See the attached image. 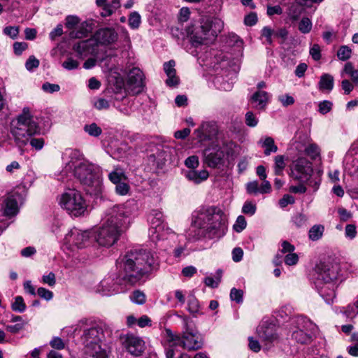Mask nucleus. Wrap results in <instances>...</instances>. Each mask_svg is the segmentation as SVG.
<instances>
[{"label": "nucleus", "mask_w": 358, "mask_h": 358, "mask_svg": "<svg viewBox=\"0 0 358 358\" xmlns=\"http://www.w3.org/2000/svg\"><path fill=\"white\" fill-rule=\"evenodd\" d=\"M158 266L159 259L155 252L149 250H131L119 264L116 280L111 276L106 277L98 285L96 291L106 296L116 294L119 292L118 285H134Z\"/></svg>", "instance_id": "nucleus-1"}, {"label": "nucleus", "mask_w": 358, "mask_h": 358, "mask_svg": "<svg viewBox=\"0 0 358 358\" xmlns=\"http://www.w3.org/2000/svg\"><path fill=\"white\" fill-rule=\"evenodd\" d=\"M108 178L113 184L127 180V177L124 169L120 166L114 167L113 170L109 173Z\"/></svg>", "instance_id": "nucleus-28"}, {"label": "nucleus", "mask_w": 358, "mask_h": 358, "mask_svg": "<svg viewBox=\"0 0 358 358\" xmlns=\"http://www.w3.org/2000/svg\"><path fill=\"white\" fill-rule=\"evenodd\" d=\"M301 182L306 183L308 186L313 187L314 191H317L321 183L320 174L317 177H313L311 175L308 179L304 180V181H302Z\"/></svg>", "instance_id": "nucleus-40"}, {"label": "nucleus", "mask_w": 358, "mask_h": 358, "mask_svg": "<svg viewBox=\"0 0 358 358\" xmlns=\"http://www.w3.org/2000/svg\"><path fill=\"white\" fill-rule=\"evenodd\" d=\"M83 129L88 135L93 137H98L102 133L101 128L94 122L85 124Z\"/></svg>", "instance_id": "nucleus-33"}, {"label": "nucleus", "mask_w": 358, "mask_h": 358, "mask_svg": "<svg viewBox=\"0 0 358 358\" xmlns=\"http://www.w3.org/2000/svg\"><path fill=\"white\" fill-rule=\"evenodd\" d=\"M312 27L311 20L307 17H303L299 23L298 29L301 33L306 34L310 32Z\"/></svg>", "instance_id": "nucleus-34"}, {"label": "nucleus", "mask_w": 358, "mask_h": 358, "mask_svg": "<svg viewBox=\"0 0 358 358\" xmlns=\"http://www.w3.org/2000/svg\"><path fill=\"white\" fill-rule=\"evenodd\" d=\"M12 310L18 313H23L26 310V304L21 296L15 298V301L11 305Z\"/></svg>", "instance_id": "nucleus-37"}, {"label": "nucleus", "mask_w": 358, "mask_h": 358, "mask_svg": "<svg viewBox=\"0 0 358 358\" xmlns=\"http://www.w3.org/2000/svg\"><path fill=\"white\" fill-rule=\"evenodd\" d=\"M310 55L315 61H318L321 59V49L318 44H314L310 48Z\"/></svg>", "instance_id": "nucleus-58"}, {"label": "nucleus", "mask_w": 358, "mask_h": 358, "mask_svg": "<svg viewBox=\"0 0 358 358\" xmlns=\"http://www.w3.org/2000/svg\"><path fill=\"white\" fill-rule=\"evenodd\" d=\"M145 87V76L138 67L132 68L128 73L126 90L132 95L142 92Z\"/></svg>", "instance_id": "nucleus-14"}, {"label": "nucleus", "mask_w": 358, "mask_h": 358, "mask_svg": "<svg viewBox=\"0 0 358 358\" xmlns=\"http://www.w3.org/2000/svg\"><path fill=\"white\" fill-rule=\"evenodd\" d=\"M246 189L248 194H257L259 193V182L257 180H254L248 182L246 185Z\"/></svg>", "instance_id": "nucleus-61"}, {"label": "nucleus", "mask_w": 358, "mask_h": 358, "mask_svg": "<svg viewBox=\"0 0 358 358\" xmlns=\"http://www.w3.org/2000/svg\"><path fill=\"white\" fill-rule=\"evenodd\" d=\"M245 123L248 127H254L258 124V119L252 112L248 111L245 114Z\"/></svg>", "instance_id": "nucleus-55"}, {"label": "nucleus", "mask_w": 358, "mask_h": 358, "mask_svg": "<svg viewBox=\"0 0 358 358\" xmlns=\"http://www.w3.org/2000/svg\"><path fill=\"white\" fill-rule=\"evenodd\" d=\"M319 89L322 91H331L334 87V78L328 73L323 74L318 83Z\"/></svg>", "instance_id": "nucleus-29"}, {"label": "nucleus", "mask_w": 358, "mask_h": 358, "mask_svg": "<svg viewBox=\"0 0 358 358\" xmlns=\"http://www.w3.org/2000/svg\"><path fill=\"white\" fill-rule=\"evenodd\" d=\"M217 133V125L213 122H203L199 128L195 130L194 134L199 141H203L216 136Z\"/></svg>", "instance_id": "nucleus-20"}, {"label": "nucleus", "mask_w": 358, "mask_h": 358, "mask_svg": "<svg viewBox=\"0 0 358 358\" xmlns=\"http://www.w3.org/2000/svg\"><path fill=\"white\" fill-rule=\"evenodd\" d=\"M297 330L292 334V338L296 342L301 344L309 343L313 335L317 331V326L310 320L303 316H299L296 319Z\"/></svg>", "instance_id": "nucleus-12"}, {"label": "nucleus", "mask_w": 358, "mask_h": 358, "mask_svg": "<svg viewBox=\"0 0 358 358\" xmlns=\"http://www.w3.org/2000/svg\"><path fill=\"white\" fill-rule=\"evenodd\" d=\"M17 197L19 195L17 193L7 196L2 203V210L5 216L12 217L15 215L18 212V206Z\"/></svg>", "instance_id": "nucleus-21"}, {"label": "nucleus", "mask_w": 358, "mask_h": 358, "mask_svg": "<svg viewBox=\"0 0 358 358\" xmlns=\"http://www.w3.org/2000/svg\"><path fill=\"white\" fill-rule=\"evenodd\" d=\"M115 192L118 195L124 196L127 195L130 189V187L127 182L124 180L122 182L115 184Z\"/></svg>", "instance_id": "nucleus-38"}, {"label": "nucleus", "mask_w": 358, "mask_h": 358, "mask_svg": "<svg viewBox=\"0 0 358 358\" xmlns=\"http://www.w3.org/2000/svg\"><path fill=\"white\" fill-rule=\"evenodd\" d=\"M259 144L264 148V154L266 155H270L272 152H276L278 151V147L275 144L273 138L267 136L262 138L259 140Z\"/></svg>", "instance_id": "nucleus-27"}, {"label": "nucleus", "mask_w": 358, "mask_h": 358, "mask_svg": "<svg viewBox=\"0 0 358 358\" xmlns=\"http://www.w3.org/2000/svg\"><path fill=\"white\" fill-rule=\"evenodd\" d=\"M123 344L131 355L136 357L140 356L145 349L144 341L133 334H127L124 338Z\"/></svg>", "instance_id": "nucleus-17"}, {"label": "nucleus", "mask_w": 358, "mask_h": 358, "mask_svg": "<svg viewBox=\"0 0 358 358\" xmlns=\"http://www.w3.org/2000/svg\"><path fill=\"white\" fill-rule=\"evenodd\" d=\"M149 220L150 227L149 229V236L154 242L165 238L166 224L164 222L163 213L154 210L150 215Z\"/></svg>", "instance_id": "nucleus-13"}, {"label": "nucleus", "mask_w": 358, "mask_h": 358, "mask_svg": "<svg viewBox=\"0 0 358 358\" xmlns=\"http://www.w3.org/2000/svg\"><path fill=\"white\" fill-rule=\"evenodd\" d=\"M131 301L137 304H143L145 302V295L143 292L136 290L130 296Z\"/></svg>", "instance_id": "nucleus-41"}, {"label": "nucleus", "mask_w": 358, "mask_h": 358, "mask_svg": "<svg viewBox=\"0 0 358 358\" xmlns=\"http://www.w3.org/2000/svg\"><path fill=\"white\" fill-rule=\"evenodd\" d=\"M176 315L182 320L184 331L180 336L173 335L170 330H167L168 341L172 343V345H179L189 351L200 349L203 345L202 341L198 333L189 327V318L187 316Z\"/></svg>", "instance_id": "nucleus-8"}, {"label": "nucleus", "mask_w": 358, "mask_h": 358, "mask_svg": "<svg viewBox=\"0 0 358 358\" xmlns=\"http://www.w3.org/2000/svg\"><path fill=\"white\" fill-rule=\"evenodd\" d=\"M340 266L332 263H320L317 265L315 285L320 295L327 303L334 302L336 297V281Z\"/></svg>", "instance_id": "nucleus-6"}, {"label": "nucleus", "mask_w": 358, "mask_h": 358, "mask_svg": "<svg viewBox=\"0 0 358 358\" xmlns=\"http://www.w3.org/2000/svg\"><path fill=\"white\" fill-rule=\"evenodd\" d=\"M249 348L254 352H258L261 350V345L257 340L254 339L253 337L250 336L248 338Z\"/></svg>", "instance_id": "nucleus-64"}, {"label": "nucleus", "mask_w": 358, "mask_h": 358, "mask_svg": "<svg viewBox=\"0 0 358 358\" xmlns=\"http://www.w3.org/2000/svg\"><path fill=\"white\" fill-rule=\"evenodd\" d=\"M175 65L176 63L173 60H170L164 64V70L168 77L166 83L169 86H176L179 82V78L176 76Z\"/></svg>", "instance_id": "nucleus-24"}, {"label": "nucleus", "mask_w": 358, "mask_h": 358, "mask_svg": "<svg viewBox=\"0 0 358 358\" xmlns=\"http://www.w3.org/2000/svg\"><path fill=\"white\" fill-rule=\"evenodd\" d=\"M246 225L247 222L245 217L243 215H239L237 217L233 228L236 232H241L246 227Z\"/></svg>", "instance_id": "nucleus-44"}, {"label": "nucleus", "mask_w": 358, "mask_h": 358, "mask_svg": "<svg viewBox=\"0 0 358 358\" xmlns=\"http://www.w3.org/2000/svg\"><path fill=\"white\" fill-rule=\"evenodd\" d=\"M38 65L39 61L34 56L29 57L25 64L26 69L28 71H31L34 69L37 68Z\"/></svg>", "instance_id": "nucleus-62"}, {"label": "nucleus", "mask_w": 358, "mask_h": 358, "mask_svg": "<svg viewBox=\"0 0 358 358\" xmlns=\"http://www.w3.org/2000/svg\"><path fill=\"white\" fill-rule=\"evenodd\" d=\"M185 164L189 169H196L199 164L198 157L192 155L187 157L185 161Z\"/></svg>", "instance_id": "nucleus-50"}, {"label": "nucleus", "mask_w": 358, "mask_h": 358, "mask_svg": "<svg viewBox=\"0 0 358 358\" xmlns=\"http://www.w3.org/2000/svg\"><path fill=\"white\" fill-rule=\"evenodd\" d=\"M117 33L113 28H102L99 29L95 35L94 40L96 43L103 45H109L113 43L117 40Z\"/></svg>", "instance_id": "nucleus-19"}, {"label": "nucleus", "mask_w": 358, "mask_h": 358, "mask_svg": "<svg viewBox=\"0 0 358 358\" xmlns=\"http://www.w3.org/2000/svg\"><path fill=\"white\" fill-rule=\"evenodd\" d=\"M97 44L94 38H90L85 41H81L73 45V50L78 54V56L82 59L94 55L96 51Z\"/></svg>", "instance_id": "nucleus-18"}, {"label": "nucleus", "mask_w": 358, "mask_h": 358, "mask_svg": "<svg viewBox=\"0 0 358 358\" xmlns=\"http://www.w3.org/2000/svg\"><path fill=\"white\" fill-rule=\"evenodd\" d=\"M301 8L296 6H292L289 9L288 15L291 20L295 21L297 20L301 14Z\"/></svg>", "instance_id": "nucleus-54"}, {"label": "nucleus", "mask_w": 358, "mask_h": 358, "mask_svg": "<svg viewBox=\"0 0 358 358\" xmlns=\"http://www.w3.org/2000/svg\"><path fill=\"white\" fill-rule=\"evenodd\" d=\"M80 22V20L77 16L75 15H69L66 18V27L69 29H73L76 25H78Z\"/></svg>", "instance_id": "nucleus-56"}, {"label": "nucleus", "mask_w": 358, "mask_h": 358, "mask_svg": "<svg viewBox=\"0 0 358 358\" xmlns=\"http://www.w3.org/2000/svg\"><path fill=\"white\" fill-rule=\"evenodd\" d=\"M79 62L71 57L68 58L62 63V66L67 70H73L78 67Z\"/></svg>", "instance_id": "nucleus-57"}, {"label": "nucleus", "mask_w": 358, "mask_h": 358, "mask_svg": "<svg viewBox=\"0 0 358 358\" xmlns=\"http://www.w3.org/2000/svg\"><path fill=\"white\" fill-rule=\"evenodd\" d=\"M292 221H293L294 224L297 227H301L306 225V223L307 222V218H306V215L300 213V214L296 215L293 217Z\"/></svg>", "instance_id": "nucleus-60"}, {"label": "nucleus", "mask_w": 358, "mask_h": 358, "mask_svg": "<svg viewBox=\"0 0 358 358\" xmlns=\"http://www.w3.org/2000/svg\"><path fill=\"white\" fill-rule=\"evenodd\" d=\"M332 102L329 101L325 100L321 101L318 104V111L322 115L327 114V113L331 111V110L332 109Z\"/></svg>", "instance_id": "nucleus-42"}, {"label": "nucleus", "mask_w": 358, "mask_h": 358, "mask_svg": "<svg viewBox=\"0 0 358 358\" xmlns=\"http://www.w3.org/2000/svg\"><path fill=\"white\" fill-rule=\"evenodd\" d=\"M285 167V157L283 155H278L275 157L274 171L277 176H280Z\"/></svg>", "instance_id": "nucleus-36"}, {"label": "nucleus", "mask_w": 358, "mask_h": 358, "mask_svg": "<svg viewBox=\"0 0 358 358\" xmlns=\"http://www.w3.org/2000/svg\"><path fill=\"white\" fill-rule=\"evenodd\" d=\"M141 22V17L138 13L134 11L129 16L128 23L129 27L133 29H136L139 27Z\"/></svg>", "instance_id": "nucleus-35"}, {"label": "nucleus", "mask_w": 358, "mask_h": 358, "mask_svg": "<svg viewBox=\"0 0 358 358\" xmlns=\"http://www.w3.org/2000/svg\"><path fill=\"white\" fill-rule=\"evenodd\" d=\"M257 332L259 338L264 341L271 343L277 338L273 327L262 324L257 327Z\"/></svg>", "instance_id": "nucleus-25"}, {"label": "nucleus", "mask_w": 358, "mask_h": 358, "mask_svg": "<svg viewBox=\"0 0 358 358\" xmlns=\"http://www.w3.org/2000/svg\"><path fill=\"white\" fill-rule=\"evenodd\" d=\"M357 234V228L355 224H347L345 228V236L347 238L352 240Z\"/></svg>", "instance_id": "nucleus-46"}, {"label": "nucleus", "mask_w": 358, "mask_h": 358, "mask_svg": "<svg viewBox=\"0 0 358 358\" xmlns=\"http://www.w3.org/2000/svg\"><path fill=\"white\" fill-rule=\"evenodd\" d=\"M10 132L15 144L20 148L27 145L31 136L40 133L39 125L29 108L24 107L22 113L12 120Z\"/></svg>", "instance_id": "nucleus-7"}, {"label": "nucleus", "mask_w": 358, "mask_h": 358, "mask_svg": "<svg viewBox=\"0 0 358 358\" xmlns=\"http://www.w3.org/2000/svg\"><path fill=\"white\" fill-rule=\"evenodd\" d=\"M187 310L192 315L201 313L200 304L194 296H189L187 301Z\"/></svg>", "instance_id": "nucleus-32"}, {"label": "nucleus", "mask_w": 358, "mask_h": 358, "mask_svg": "<svg viewBox=\"0 0 358 358\" xmlns=\"http://www.w3.org/2000/svg\"><path fill=\"white\" fill-rule=\"evenodd\" d=\"M305 153L313 160H321V150L315 143H310L305 148Z\"/></svg>", "instance_id": "nucleus-30"}, {"label": "nucleus", "mask_w": 358, "mask_h": 358, "mask_svg": "<svg viewBox=\"0 0 358 358\" xmlns=\"http://www.w3.org/2000/svg\"><path fill=\"white\" fill-rule=\"evenodd\" d=\"M37 294L40 297L47 301L51 300L53 297V293L44 287H39Z\"/></svg>", "instance_id": "nucleus-59"}, {"label": "nucleus", "mask_w": 358, "mask_h": 358, "mask_svg": "<svg viewBox=\"0 0 358 358\" xmlns=\"http://www.w3.org/2000/svg\"><path fill=\"white\" fill-rule=\"evenodd\" d=\"M59 205L74 217L83 215L87 206L82 194L75 189H68L61 195Z\"/></svg>", "instance_id": "nucleus-11"}, {"label": "nucleus", "mask_w": 358, "mask_h": 358, "mask_svg": "<svg viewBox=\"0 0 358 358\" xmlns=\"http://www.w3.org/2000/svg\"><path fill=\"white\" fill-rule=\"evenodd\" d=\"M92 241V230H81L73 227L65 234L62 248L68 255H73L79 250L90 246Z\"/></svg>", "instance_id": "nucleus-10"}, {"label": "nucleus", "mask_w": 358, "mask_h": 358, "mask_svg": "<svg viewBox=\"0 0 358 358\" xmlns=\"http://www.w3.org/2000/svg\"><path fill=\"white\" fill-rule=\"evenodd\" d=\"M256 209L257 208L255 204L250 201H246L242 208V212L244 214L252 216L255 213Z\"/></svg>", "instance_id": "nucleus-51"}, {"label": "nucleus", "mask_w": 358, "mask_h": 358, "mask_svg": "<svg viewBox=\"0 0 358 358\" xmlns=\"http://www.w3.org/2000/svg\"><path fill=\"white\" fill-rule=\"evenodd\" d=\"M91 31V24L87 22H83L80 24L77 30H73L70 32L69 36L71 38H81L86 37Z\"/></svg>", "instance_id": "nucleus-26"}, {"label": "nucleus", "mask_w": 358, "mask_h": 358, "mask_svg": "<svg viewBox=\"0 0 358 358\" xmlns=\"http://www.w3.org/2000/svg\"><path fill=\"white\" fill-rule=\"evenodd\" d=\"M185 177L190 182L198 185L206 181L209 177V173L206 169L200 171L189 169L185 172Z\"/></svg>", "instance_id": "nucleus-23"}, {"label": "nucleus", "mask_w": 358, "mask_h": 358, "mask_svg": "<svg viewBox=\"0 0 358 358\" xmlns=\"http://www.w3.org/2000/svg\"><path fill=\"white\" fill-rule=\"evenodd\" d=\"M324 227L321 224H315L309 230L308 236L311 241H315L320 239L323 235Z\"/></svg>", "instance_id": "nucleus-31"}, {"label": "nucleus", "mask_w": 358, "mask_h": 358, "mask_svg": "<svg viewBox=\"0 0 358 358\" xmlns=\"http://www.w3.org/2000/svg\"><path fill=\"white\" fill-rule=\"evenodd\" d=\"M268 99L269 94L266 92L258 90L252 95L250 99V103L252 108L262 110L266 107L268 102Z\"/></svg>", "instance_id": "nucleus-22"}, {"label": "nucleus", "mask_w": 358, "mask_h": 358, "mask_svg": "<svg viewBox=\"0 0 358 358\" xmlns=\"http://www.w3.org/2000/svg\"><path fill=\"white\" fill-rule=\"evenodd\" d=\"M50 345L53 349H56L58 350H63L66 344L64 341L57 336L53 337L52 339L50 341Z\"/></svg>", "instance_id": "nucleus-48"}, {"label": "nucleus", "mask_w": 358, "mask_h": 358, "mask_svg": "<svg viewBox=\"0 0 358 358\" xmlns=\"http://www.w3.org/2000/svg\"><path fill=\"white\" fill-rule=\"evenodd\" d=\"M192 225L198 229V232L194 235L188 234L187 238L189 240H197L201 237L220 238L226 234L228 216L217 206H204L193 213Z\"/></svg>", "instance_id": "nucleus-2"}, {"label": "nucleus", "mask_w": 358, "mask_h": 358, "mask_svg": "<svg viewBox=\"0 0 358 358\" xmlns=\"http://www.w3.org/2000/svg\"><path fill=\"white\" fill-rule=\"evenodd\" d=\"M351 49L346 45H343L338 50L337 56L339 59L345 61L351 57Z\"/></svg>", "instance_id": "nucleus-39"}, {"label": "nucleus", "mask_w": 358, "mask_h": 358, "mask_svg": "<svg viewBox=\"0 0 358 358\" xmlns=\"http://www.w3.org/2000/svg\"><path fill=\"white\" fill-rule=\"evenodd\" d=\"M64 171L72 172L84 186L99 191L101 185V169L86 160L78 150H66L63 156Z\"/></svg>", "instance_id": "nucleus-3"}, {"label": "nucleus", "mask_w": 358, "mask_h": 358, "mask_svg": "<svg viewBox=\"0 0 358 358\" xmlns=\"http://www.w3.org/2000/svg\"><path fill=\"white\" fill-rule=\"evenodd\" d=\"M3 34L15 39L19 34V27L17 26H8L3 29Z\"/></svg>", "instance_id": "nucleus-47"}, {"label": "nucleus", "mask_w": 358, "mask_h": 358, "mask_svg": "<svg viewBox=\"0 0 358 358\" xmlns=\"http://www.w3.org/2000/svg\"><path fill=\"white\" fill-rule=\"evenodd\" d=\"M243 292L241 289L232 288L230 292V298L232 301H235L237 303H241L243 301Z\"/></svg>", "instance_id": "nucleus-53"}, {"label": "nucleus", "mask_w": 358, "mask_h": 358, "mask_svg": "<svg viewBox=\"0 0 358 358\" xmlns=\"http://www.w3.org/2000/svg\"><path fill=\"white\" fill-rule=\"evenodd\" d=\"M224 27V22L219 18L210 20L208 17H199L194 20L186 27L185 32L189 38L191 44L194 47L206 44L213 40Z\"/></svg>", "instance_id": "nucleus-5"}, {"label": "nucleus", "mask_w": 358, "mask_h": 358, "mask_svg": "<svg viewBox=\"0 0 358 358\" xmlns=\"http://www.w3.org/2000/svg\"><path fill=\"white\" fill-rule=\"evenodd\" d=\"M284 262L288 266L296 265L299 262V256L294 252L287 254L284 258Z\"/></svg>", "instance_id": "nucleus-52"}, {"label": "nucleus", "mask_w": 358, "mask_h": 358, "mask_svg": "<svg viewBox=\"0 0 358 358\" xmlns=\"http://www.w3.org/2000/svg\"><path fill=\"white\" fill-rule=\"evenodd\" d=\"M42 282L50 287L54 286L56 283L55 275L52 272H50L48 275H43L42 278Z\"/></svg>", "instance_id": "nucleus-63"}, {"label": "nucleus", "mask_w": 358, "mask_h": 358, "mask_svg": "<svg viewBox=\"0 0 358 358\" xmlns=\"http://www.w3.org/2000/svg\"><path fill=\"white\" fill-rule=\"evenodd\" d=\"M313 172L311 163L304 157H299L293 164L292 176L294 180L301 182L304 180L308 179Z\"/></svg>", "instance_id": "nucleus-15"}, {"label": "nucleus", "mask_w": 358, "mask_h": 358, "mask_svg": "<svg viewBox=\"0 0 358 358\" xmlns=\"http://www.w3.org/2000/svg\"><path fill=\"white\" fill-rule=\"evenodd\" d=\"M129 150V146L126 143H121L114 152V155L117 159H121L127 155V151Z\"/></svg>", "instance_id": "nucleus-45"}, {"label": "nucleus", "mask_w": 358, "mask_h": 358, "mask_svg": "<svg viewBox=\"0 0 358 358\" xmlns=\"http://www.w3.org/2000/svg\"><path fill=\"white\" fill-rule=\"evenodd\" d=\"M29 142L31 146L36 150H41L45 144V141L43 138H34L33 136L30 138Z\"/></svg>", "instance_id": "nucleus-49"}, {"label": "nucleus", "mask_w": 358, "mask_h": 358, "mask_svg": "<svg viewBox=\"0 0 358 358\" xmlns=\"http://www.w3.org/2000/svg\"><path fill=\"white\" fill-rule=\"evenodd\" d=\"M126 217L124 208L115 206L107 213L102 226L92 231L93 241L100 246L110 247L118 240Z\"/></svg>", "instance_id": "nucleus-4"}, {"label": "nucleus", "mask_w": 358, "mask_h": 358, "mask_svg": "<svg viewBox=\"0 0 358 358\" xmlns=\"http://www.w3.org/2000/svg\"><path fill=\"white\" fill-rule=\"evenodd\" d=\"M103 337V327L100 324H93L84 330L82 341L85 348V358H106V352L100 345Z\"/></svg>", "instance_id": "nucleus-9"}, {"label": "nucleus", "mask_w": 358, "mask_h": 358, "mask_svg": "<svg viewBox=\"0 0 358 358\" xmlns=\"http://www.w3.org/2000/svg\"><path fill=\"white\" fill-rule=\"evenodd\" d=\"M224 152L218 145H212L203 151V162L210 168H217L224 163Z\"/></svg>", "instance_id": "nucleus-16"}, {"label": "nucleus", "mask_w": 358, "mask_h": 358, "mask_svg": "<svg viewBox=\"0 0 358 358\" xmlns=\"http://www.w3.org/2000/svg\"><path fill=\"white\" fill-rule=\"evenodd\" d=\"M93 106L98 110L108 109L110 106V102L103 98H98L94 100Z\"/></svg>", "instance_id": "nucleus-43"}]
</instances>
